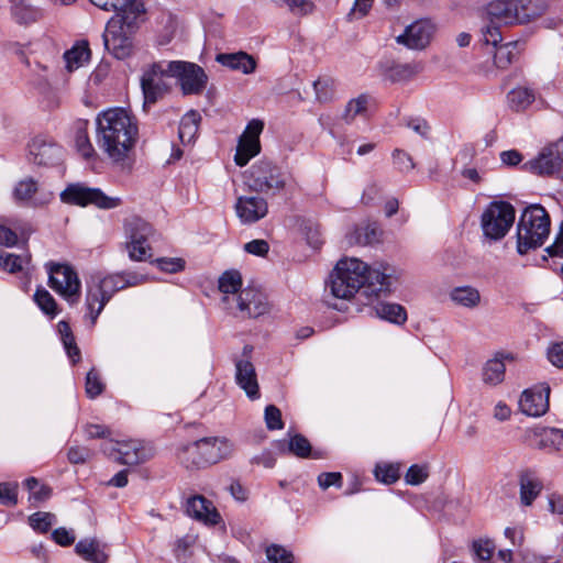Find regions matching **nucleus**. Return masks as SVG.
Segmentation results:
<instances>
[{"mask_svg": "<svg viewBox=\"0 0 563 563\" xmlns=\"http://www.w3.org/2000/svg\"><path fill=\"white\" fill-rule=\"evenodd\" d=\"M137 135V120L124 108H109L96 118L97 145L114 164L123 163L128 158Z\"/></svg>", "mask_w": 563, "mask_h": 563, "instance_id": "nucleus-1", "label": "nucleus"}, {"mask_svg": "<svg viewBox=\"0 0 563 563\" xmlns=\"http://www.w3.org/2000/svg\"><path fill=\"white\" fill-rule=\"evenodd\" d=\"M538 0H493L487 7L488 23L481 30V41L496 46L503 40L500 25L527 23L541 14Z\"/></svg>", "mask_w": 563, "mask_h": 563, "instance_id": "nucleus-2", "label": "nucleus"}, {"mask_svg": "<svg viewBox=\"0 0 563 563\" xmlns=\"http://www.w3.org/2000/svg\"><path fill=\"white\" fill-rule=\"evenodd\" d=\"M146 282V276L136 272H121L115 274L102 275L95 273L87 280L86 307L87 316L91 325L96 324L99 314L112 296L129 287H135Z\"/></svg>", "mask_w": 563, "mask_h": 563, "instance_id": "nucleus-3", "label": "nucleus"}, {"mask_svg": "<svg viewBox=\"0 0 563 563\" xmlns=\"http://www.w3.org/2000/svg\"><path fill=\"white\" fill-rule=\"evenodd\" d=\"M144 4L117 12L102 35L106 48L118 59L132 54L135 35L144 21Z\"/></svg>", "mask_w": 563, "mask_h": 563, "instance_id": "nucleus-4", "label": "nucleus"}, {"mask_svg": "<svg viewBox=\"0 0 563 563\" xmlns=\"http://www.w3.org/2000/svg\"><path fill=\"white\" fill-rule=\"evenodd\" d=\"M234 452V444L224 437H209L184 445L178 451V459L187 466H207L229 459Z\"/></svg>", "mask_w": 563, "mask_h": 563, "instance_id": "nucleus-5", "label": "nucleus"}, {"mask_svg": "<svg viewBox=\"0 0 563 563\" xmlns=\"http://www.w3.org/2000/svg\"><path fill=\"white\" fill-rule=\"evenodd\" d=\"M366 263L356 257L341 258L327 283V289L338 299L350 300L362 289Z\"/></svg>", "mask_w": 563, "mask_h": 563, "instance_id": "nucleus-6", "label": "nucleus"}, {"mask_svg": "<svg viewBox=\"0 0 563 563\" xmlns=\"http://www.w3.org/2000/svg\"><path fill=\"white\" fill-rule=\"evenodd\" d=\"M550 233V217L540 205L528 207L517 225V251L526 254L529 250L541 246Z\"/></svg>", "mask_w": 563, "mask_h": 563, "instance_id": "nucleus-7", "label": "nucleus"}, {"mask_svg": "<svg viewBox=\"0 0 563 563\" xmlns=\"http://www.w3.org/2000/svg\"><path fill=\"white\" fill-rule=\"evenodd\" d=\"M246 186L258 194L274 197L290 190V177L271 162L260 161L251 166Z\"/></svg>", "mask_w": 563, "mask_h": 563, "instance_id": "nucleus-8", "label": "nucleus"}, {"mask_svg": "<svg viewBox=\"0 0 563 563\" xmlns=\"http://www.w3.org/2000/svg\"><path fill=\"white\" fill-rule=\"evenodd\" d=\"M154 233L153 227L140 217L132 216L124 219V249L130 260L143 262L152 256L150 240Z\"/></svg>", "mask_w": 563, "mask_h": 563, "instance_id": "nucleus-9", "label": "nucleus"}, {"mask_svg": "<svg viewBox=\"0 0 563 563\" xmlns=\"http://www.w3.org/2000/svg\"><path fill=\"white\" fill-rule=\"evenodd\" d=\"M515 213V209L509 202H490L481 217L484 236L490 241L501 240L512 227Z\"/></svg>", "mask_w": 563, "mask_h": 563, "instance_id": "nucleus-10", "label": "nucleus"}, {"mask_svg": "<svg viewBox=\"0 0 563 563\" xmlns=\"http://www.w3.org/2000/svg\"><path fill=\"white\" fill-rule=\"evenodd\" d=\"M63 202L68 205H75L79 207H86L93 205L100 209H114L122 205L120 197L107 196L99 188H91L84 184H70L60 194Z\"/></svg>", "mask_w": 563, "mask_h": 563, "instance_id": "nucleus-11", "label": "nucleus"}, {"mask_svg": "<svg viewBox=\"0 0 563 563\" xmlns=\"http://www.w3.org/2000/svg\"><path fill=\"white\" fill-rule=\"evenodd\" d=\"M46 266L51 288L69 303L78 302L81 283L75 269L67 264L51 263Z\"/></svg>", "mask_w": 563, "mask_h": 563, "instance_id": "nucleus-12", "label": "nucleus"}, {"mask_svg": "<svg viewBox=\"0 0 563 563\" xmlns=\"http://www.w3.org/2000/svg\"><path fill=\"white\" fill-rule=\"evenodd\" d=\"M397 280L396 268L387 263L366 264L363 292L366 297L386 296L391 291L393 284Z\"/></svg>", "mask_w": 563, "mask_h": 563, "instance_id": "nucleus-13", "label": "nucleus"}, {"mask_svg": "<svg viewBox=\"0 0 563 563\" xmlns=\"http://www.w3.org/2000/svg\"><path fill=\"white\" fill-rule=\"evenodd\" d=\"M167 73L168 76L177 78L185 95H198L206 88L208 77L205 70L194 63L167 62Z\"/></svg>", "mask_w": 563, "mask_h": 563, "instance_id": "nucleus-14", "label": "nucleus"}, {"mask_svg": "<svg viewBox=\"0 0 563 563\" xmlns=\"http://www.w3.org/2000/svg\"><path fill=\"white\" fill-rule=\"evenodd\" d=\"M101 451L120 464L136 465L152 456L151 448L142 441H112L109 440L101 445Z\"/></svg>", "mask_w": 563, "mask_h": 563, "instance_id": "nucleus-15", "label": "nucleus"}, {"mask_svg": "<svg viewBox=\"0 0 563 563\" xmlns=\"http://www.w3.org/2000/svg\"><path fill=\"white\" fill-rule=\"evenodd\" d=\"M167 63H154L143 70L141 76V88L144 96V106L154 104L168 90L165 82Z\"/></svg>", "mask_w": 563, "mask_h": 563, "instance_id": "nucleus-16", "label": "nucleus"}, {"mask_svg": "<svg viewBox=\"0 0 563 563\" xmlns=\"http://www.w3.org/2000/svg\"><path fill=\"white\" fill-rule=\"evenodd\" d=\"M523 168L541 176L563 169V139L544 147L536 158L525 163Z\"/></svg>", "mask_w": 563, "mask_h": 563, "instance_id": "nucleus-17", "label": "nucleus"}, {"mask_svg": "<svg viewBox=\"0 0 563 563\" xmlns=\"http://www.w3.org/2000/svg\"><path fill=\"white\" fill-rule=\"evenodd\" d=\"M525 442L534 449L563 456V429L537 426L525 431Z\"/></svg>", "mask_w": 563, "mask_h": 563, "instance_id": "nucleus-18", "label": "nucleus"}, {"mask_svg": "<svg viewBox=\"0 0 563 563\" xmlns=\"http://www.w3.org/2000/svg\"><path fill=\"white\" fill-rule=\"evenodd\" d=\"M264 123L261 120H251L242 135L239 137L236 152L234 155L235 164L245 166L251 158L261 151L260 135L263 132Z\"/></svg>", "mask_w": 563, "mask_h": 563, "instance_id": "nucleus-19", "label": "nucleus"}, {"mask_svg": "<svg viewBox=\"0 0 563 563\" xmlns=\"http://www.w3.org/2000/svg\"><path fill=\"white\" fill-rule=\"evenodd\" d=\"M53 198V192L41 188L33 178L19 180L12 190L14 202L26 207H43L49 203Z\"/></svg>", "mask_w": 563, "mask_h": 563, "instance_id": "nucleus-20", "label": "nucleus"}, {"mask_svg": "<svg viewBox=\"0 0 563 563\" xmlns=\"http://www.w3.org/2000/svg\"><path fill=\"white\" fill-rule=\"evenodd\" d=\"M434 33V23L428 19H421L408 25L396 41L409 49H423L430 44Z\"/></svg>", "mask_w": 563, "mask_h": 563, "instance_id": "nucleus-21", "label": "nucleus"}, {"mask_svg": "<svg viewBox=\"0 0 563 563\" xmlns=\"http://www.w3.org/2000/svg\"><path fill=\"white\" fill-rule=\"evenodd\" d=\"M550 387L547 384H539L526 389L520 397V410L531 417H540L549 409Z\"/></svg>", "mask_w": 563, "mask_h": 563, "instance_id": "nucleus-22", "label": "nucleus"}, {"mask_svg": "<svg viewBox=\"0 0 563 563\" xmlns=\"http://www.w3.org/2000/svg\"><path fill=\"white\" fill-rule=\"evenodd\" d=\"M235 213L241 223L252 224L265 218L268 213V203L260 196H240L234 205Z\"/></svg>", "mask_w": 563, "mask_h": 563, "instance_id": "nucleus-23", "label": "nucleus"}, {"mask_svg": "<svg viewBox=\"0 0 563 563\" xmlns=\"http://www.w3.org/2000/svg\"><path fill=\"white\" fill-rule=\"evenodd\" d=\"M234 306L230 311H241L249 317H260L268 311V302L266 296L255 289L245 288L240 292L239 297H233Z\"/></svg>", "mask_w": 563, "mask_h": 563, "instance_id": "nucleus-24", "label": "nucleus"}, {"mask_svg": "<svg viewBox=\"0 0 563 563\" xmlns=\"http://www.w3.org/2000/svg\"><path fill=\"white\" fill-rule=\"evenodd\" d=\"M186 514L207 526H216L221 521V515L213 503L201 495H195L187 499Z\"/></svg>", "mask_w": 563, "mask_h": 563, "instance_id": "nucleus-25", "label": "nucleus"}, {"mask_svg": "<svg viewBox=\"0 0 563 563\" xmlns=\"http://www.w3.org/2000/svg\"><path fill=\"white\" fill-rule=\"evenodd\" d=\"M62 150L43 136H35L29 144V158L40 166L53 165L60 157Z\"/></svg>", "mask_w": 563, "mask_h": 563, "instance_id": "nucleus-26", "label": "nucleus"}, {"mask_svg": "<svg viewBox=\"0 0 563 563\" xmlns=\"http://www.w3.org/2000/svg\"><path fill=\"white\" fill-rule=\"evenodd\" d=\"M235 382L250 399L254 400L260 398L255 367L249 360H239L235 362Z\"/></svg>", "mask_w": 563, "mask_h": 563, "instance_id": "nucleus-27", "label": "nucleus"}, {"mask_svg": "<svg viewBox=\"0 0 563 563\" xmlns=\"http://www.w3.org/2000/svg\"><path fill=\"white\" fill-rule=\"evenodd\" d=\"M88 128V120L79 119L73 123L71 131L76 151L84 159L90 162L95 161L98 155L90 142Z\"/></svg>", "mask_w": 563, "mask_h": 563, "instance_id": "nucleus-28", "label": "nucleus"}, {"mask_svg": "<svg viewBox=\"0 0 563 563\" xmlns=\"http://www.w3.org/2000/svg\"><path fill=\"white\" fill-rule=\"evenodd\" d=\"M216 60L222 66L241 71L244 75L253 74L257 66L255 58L242 51L218 54Z\"/></svg>", "mask_w": 563, "mask_h": 563, "instance_id": "nucleus-29", "label": "nucleus"}, {"mask_svg": "<svg viewBox=\"0 0 563 563\" xmlns=\"http://www.w3.org/2000/svg\"><path fill=\"white\" fill-rule=\"evenodd\" d=\"M219 290L222 294V302L228 310L234 306L233 297H239L242 289V277L238 271L224 272L219 278Z\"/></svg>", "mask_w": 563, "mask_h": 563, "instance_id": "nucleus-30", "label": "nucleus"}, {"mask_svg": "<svg viewBox=\"0 0 563 563\" xmlns=\"http://www.w3.org/2000/svg\"><path fill=\"white\" fill-rule=\"evenodd\" d=\"M520 501L530 506L542 490V483L533 471L526 470L519 475Z\"/></svg>", "mask_w": 563, "mask_h": 563, "instance_id": "nucleus-31", "label": "nucleus"}, {"mask_svg": "<svg viewBox=\"0 0 563 563\" xmlns=\"http://www.w3.org/2000/svg\"><path fill=\"white\" fill-rule=\"evenodd\" d=\"M10 12L19 24H30L42 18V10L31 0H10Z\"/></svg>", "mask_w": 563, "mask_h": 563, "instance_id": "nucleus-32", "label": "nucleus"}, {"mask_svg": "<svg viewBox=\"0 0 563 563\" xmlns=\"http://www.w3.org/2000/svg\"><path fill=\"white\" fill-rule=\"evenodd\" d=\"M91 57V51L87 41L76 42L71 48L64 53V59L66 63V69L74 71L80 67H84L89 63Z\"/></svg>", "mask_w": 563, "mask_h": 563, "instance_id": "nucleus-33", "label": "nucleus"}, {"mask_svg": "<svg viewBox=\"0 0 563 563\" xmlns=\"http://www.w3.org/2000/svg\"><path fill=\"white\" fill-rule=\"evenodd\" d=\"M451 301L466 309H474L481 303V292L473 286H459L451 289Z\"/></svg>", "mask_w": 563, "mask_h": 563, "instance_id": "nucleus-34", "label": "nucleus"}, {"mask_svg": "<svg viewBox=\"0 0 563 563\" xmlns=\"http://www.w3.org/2000/svg\"><path fill=\"white\" fill-rule=\"evenodd\" d=\"M375 316L395 324H404L407 320L405 308L398 303L378 302L373 308Z\"/></svg>", "mask_w": 563, "mask_h": 563, "instance_id": "nucleus-35", "label": "nucleus"}, {"mask_svg": "<svg viewBox=\"0 0 563 563\" xmlns=\"http://www.w3.org/2000/svg\"><path fill=\"white\" fill-rule=\"evenodd\" d=\"M78 555L90 563H106L108 555L100 549L99 542L95 539L80 540L75 548Z\"/></svg>", "mask_w": 563, "mask_h": 563, "instance_id": "nucleus-36", "label": "nucleus"}, {"mask_svg": "<svg viewBox=\"0 0 563 563\" xmlns=\"http://www.w3.org/2000/svg\"><path fill=\"white\" fill-rule=\"evenodd\" d=\"M200 121V115L196 111L187 112L180 120L178 136L183 144H190L195 141L198 125Z\"/></svg>", "mask_w": 563, "mask_h": 563, "instance_id": "nucleus-37", "label": "nucleus"}, {"mask_svg": "<svg viewBox=\"0 0 563 563\" xmlns=\"http://www.w3.org/2000/svg\"><path fill=\"white\" fill-rule=\"evenodd\" d=\"M298 230L311 247L319 249L323 244L320 227L316 221L311 219H299Z\"/></svg>", "mask_w": 563, "mask_h": 563, "instance_id": "nucleus-38", "label": "nucleus"}, {"mask_svg": "<svg viewBox=\"0 0 563 563\" xmlns=\"http://www.w3.org/2000/svg\"><path fill=\"white\" fill-rule=\"evenodd\" d=\"M371 97L362 93L356 98L351 99L344 109L342 118L345 122L351 123L356 117H364L367 113Z\"/></svg>", "mask_w": 563, "mask_h": 563, "instance_id": "nucleus-39", "label": "nucleus"}, {"mask_svg": "<svg viewBox=\"0 0 563 563\" xmlns=\"http://www.w3.org/2000/svg\"><path fill=\"white\" fill-rule=\"evenodd\" d=\"M509 107L515 111L526 110L534 100L532 90L526 87H517L507 95Z\"/></svg>", "mask_w": 563, "mask_h": 563, "instance_id": "nucleus-40", "label": "nucleus"}, {"mask_svg": "<svg viewBox=\"0 0 563 563\" xmlns=\"http://www.w3.org/2000/svg\"><path fill=\"white\" fill-rule=\"evenodd\" d=\"M496 48L494 54V63L496 67L506 69L518 55V42H509L501 45L494 46Z\"/></svg>", "mask_w": 563, "mask_h": 563, "instance_id": "nucleus-41", "label": "nucleus"}, {"mask_svg": "<svg viewBox=\"0 0 563 563\" xmlns=\"http://www.w3.org/2000/svg\"><path fill=\"white\" fill-rule=\"evenodd\" d=\"M505 364L499 358H492L486 362L483 368V380L485 384L496 386L505 378Z\"/></svg>", "mask_w": 563, "mask_h": 563, "instance_id": "nucleus-42", "label": "nucleus"}, {"mask_svg": "<svg viewBox=\"0 0 563 563\" xmlns=\"http://www.w3.org/2000/svg\"><path fill=\"white\" fill-rule=\"evenodd\" d=\"M279 450L283 453H291L298 457H308L311 453V445L305 437L295 434L289 438L287 444L280 443Z\"/></svg>", "mask_w": 563, "mask_h": 563, "instance_id": "nucleus-43", "label": "nucleus"}, {"mask_svg": "<svg viewBox=\"0 0 563 563\" xmlns=\"http://www.w3.org/2000/svg\"><path fill=\"white\" fill-rule=\"evenodd\" d=\"M380 236V230L376 224H366L355 229L350 236V243L368 245L377 242Z\"/></svg>", "mask_w": 563, "mask_h": 563, "instance_id": "nucleus-44", "label": "nucleus"}, {"mask_svg": "<svg viewBox=\"0 0 563 563\" xmlns=\"http://www.w3.org/2000/svg\"><path fill=\"white\" fill-rule=\"evenodd\" d=\"M57 330L67 355L73 360V362H77L79 360L80 352L75 343L69 324L66 321H59L57 324Z\"/></svg>", "mask_w": 563, "mask_h": 563, "instance_id": "nucleus-45", "label": "nucleus"}, {"mask_svg": "<svg viewBox=\"0 0 563 563\" xmlns=\"http://www.w3.org/2000/svg\"><path fill=\"white\" fill-rule=\"evenodd\" d=\"M34 301L38 308L51 318H54L58 313L57 303L46 289L37 288L34 294Z\"/></svg>", "mask_w": 563, "mask_h": 563, "instance_id": "nucleus-46", "label": "nucleus"}, {"mask_svg": "<svg viewBox=\"0 0 563 563\" xmlns=\"http://www.w3.org/2000/svg\"><path fill=\"white\" fill-rule=\"evenodd\" d=\"M93 5L103 11H123L130 8L142 5V0H89Z\"/></svg>", "mask_w": 563, "mask_h": 563, "instance_id": "nucleus-47", "label": "nucleus"}, {"mask_svg": "<svg viewBox=\"0 0 563 563\" xmlns=\"http://www.w3.org/2000/svg\"><path fill=\"white\" fill-rule=\"evenodd\" d=\"M30 262V255H15L13 253H5L0 255V266L9 272L16 273L24 268Z\"/></svg>", "mask_w": 563, "mask_h": 563, "instance_id": "nucleus-48", "label": "nucleus"}, {"mask_svg": "<svg viewBox=\"0 0 563 563\" xmlns=\"http://www.w3.org/2000/svg\"><path fill=\"white\" fill-rule=\"evenodd\" d=\"M416 74V68L409 64H395L390 66L385 76L391 82L409 80Z\"/></svg>", "mask_w": 563, "mask_h": 563, "instance_id": "nucleus-49", "label": "nucleus"}, {"mask_svg": "<svg viewBox=\"0 0 563 563\" xmlns=\"http://www.w3.org/2000/svg\"><path fill=\"white\" fill-rule=\"evenodd\" d=\"M56 522V517L52 512L37 511L29 517L30 526L37 532L45 533Z\"/></svg>", "mask_w": 563, "mask_h": 563, "instance_id": "nucleus-50", "label": "nucleus"}, {"mask_svg": "<svg viewBox=\"0 0 563 563\" xmlns=\"http://www.w3.org/2000/svg\"><path fill=\"white\" fill-rule=\"evenodd\" d=\"M25 486L30 492V500L36 504L45 501L51 496V489L45 485H41L35 477L27 478Z\"/></svg>", "mask_w": 563, "mask_h": 563, "instance_id": "nucleus-51", "label": "nucleus"}, {"mask_svg": "<svg viewBox=\"0 0 563 563\" xmlns=\"http://www.w3.org/2000/svg\"><path fill=\"white\" fill-rule=\"evenodd\" d=\"M376 478L385 484L395 483L399 476V465L397 464H377L375 467Z\"/></svg>", "mask_w": 563, "mask_h": 563, "instance_id": "nucleus-52", "label": "nucleus"}, {"mask_svg": "<svg viewBox=\"0 0 563 563\" xmlns=\"http://www.w3.org/2000/svg\"><path fill=\"white\" fill-rule=\"evenodd\" d=\"M473 551L479 563H489L495 551V545L493 541L488 539H479L474 541Z\"/></svg>", "mask_w": 563, "mask_h": 563, "instance_id": "nucleus-53", "label": "nucleus"}, {"mask_svg": "<svg viewBox=\"0 0 563 563\" xmlns=\"http://www.w3.org/2000/svg\"><path fill=\"white\" fill-rule=\"evenodd\" d=\"M334 84L331 79L319 78L313 82L316 98L320 102H327L333 98Z\"/></svg>", "mask_w": 563, "mask_h": 563, "instance_id": "nucleus-54", "label": "nucleus"}, {"mask_svg": "<svg viewBox=\"0 0 563 563\" xmlns=\"http://www.w3.org/2000/svg\"><path fill=\"white\" fill-rule=\"evenodd\" d=\"M266 556L271 563H292L294 555L287 549L272 544L266 549Z\"/></svg>", "mask_w": 563, "mask_h": 563, "instance_id": "nucleus-55", "label": "nucleus"}, {"mask_svg": "<svg viewBox=\"0 0 563 563\" xmlns=\"http://www.w3.org/2000/svg\"><path fill=\"white\" fill-rule=\"evenodd\" d=\"M104 385L99 374L92 368L86 376V394L89 398H96L103 391Z\"/></svg>", "mask_w": 563, "mask_h": 563, "instance_id": "nucleus-56", "label": "nucleus"}, {"mask_svg": "<svg viewBox=\"0 0 563 563\" xmlns=\"http://www.w3.org/2000/svg\"><path fill=\"white\" fill-rule=\"evenodd\" d=\"M18 504V484L0 483V505L15 506Z\"/></svg>", "mask_w": 563, "mask_h": 563, "instance_id": "nucleus-57", "label": "nucleus"}, {"mask_svg": "<svg viewBox=\"0 0 563 563\" xmlns=\"http://www.w3.org/2000/svg\"><path fill=\"white\" fill-rule=\"evenodd\" d=\"M93 456V451L87 446L73 445L67 452V459L71 464H84Z\"/></svg>", "mask_w": 563, "mask_h": 563, "instance_id": "nucleus-58", "label": "nucleus"}, {"mask_svg": "<svg viewBox=\"0 0 563 563\" xmlns=\"http://www.w3.org/2000/svg\"><path fill=\"white\" fill-rule=\"evenodd\" d=\"M265 422L269 430H280L284 428L282 412L276 406L269 405L265 408Z\"/></svg>", "mask_w": 563, "mask_h": 563, "instance_id": "nucleus-59", "label": "nucleus"}, {"mask_svg": "<svg viewBox=\"0 0 563 563\" xmlns=\"http://www.w3.org/2000/svg\"><path fill=\"white\" fill-rule=\"evenodd\" d=\"M428 478V470L422 465H411L405 476L406 483L409 485H419Z\"/></svg>", "mask_w": 563, "mask_h": 563, "instance_id": "nucleus-60", "label": "nucleus"}, {"mask_svg": "<svg viewBox=\"0 0 563 563\" xmlns=\"http://www.w3.org/2000/svg\"><path fill=\"white\" fill-rule=\"evenodd\" d=\"M157 267L166 273H177L184 269L185 261L176 257H162L156 260Z\"/></svg>", "mask_w": 563, "mask_h": 563, "instance_id": "nucleus-61", "label": "nucleus"}, {"mask_svg": "<svg viewBox=\"0 0 563 563\" xmlns=\"http://www.w3.org/2000/svg\"><path fill=\"white\" fill-rule=\"evenodd\" d=\"M394 164L400 172H408L415 168V163L411 156L402 150H395L393 152Z\"/></svg>", "mask_w": 563, "mask_h": 563, "instance_id": "nucleus-62", "label": "nucleus"}, {"mask_svg": "<svg viewBox=\"0 0 563 563\" xmlns=\"http://www.w3.org/2000/svg\"><path fill=\"white\" fill-rule=\"evenodd\" d=\"M88 439H107L110 435V429L103 424L89 423L84 428Z\"/></svg>", "mask_w": 563, "mask_h": 563, "instance_id": "nucleus-63", "label": "nucleus"}, {"mask_svg": "<svg viewBox=\"0 0 563 563\" xmlns=\"http://www.w3.org/2000/svg\"><path fill=\"white\" fill-rule=\"evenodd\" d=\"M549 361L556 367H563V342L555 343L548 350Z\"/></svg>", "mask_w": 563, "mask_h": 563, "instance_id": "nucleus-64", "label": "nucleus"}]
</instances>
